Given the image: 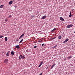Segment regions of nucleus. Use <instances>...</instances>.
<instances>
[{
  "label": "nucleus",
  "mask_w": 75,
  "mask_h": 75,
  "mask_svg": "<svg viewBox=\"0 0 75 75\" xmlns=\"http://www.w3.org/2000/svg\"><path fill=\"white\" fill-rule=\"evenodd\" d=\"M8 59H5L4 61V64H7L8 63Z\"/></svg>",
  "instance_id": "obj_1"
},
{
  "label": "nucleus",
  "mask_w": 75,
  "mask_h": 75,
  "mask_svg": "<svg viewBox=\"0 0 75 75\" xmlns=\"http://www.w3.org/2000/svg\"><path fill=\"white\" fill-rule=\"evenodd\" d=\"M20 56L21 57V58L23 59H25V57H24V55L23 54L22 55H20Z\"/></svg>",
  "instance_id": "obj_2"
},
{
  "label": "nucleus",
  "mask_w": 75,
  "mask_h": 75,
  "mask_svg": "<svg viewBox=\"0 0 75 75\" xmlns=\"http://www.w3.org/2000/svg\"><path fill=\"white\" fill-rule=\"evenodd\" d=\"M73 26V25L72 24L69 25L67 26V28H70L71 27H72Z\"/></svg>",
  "instance_id": "obj_3"
},
{
  "label": "nucleus",
  "mask_w": 75,
  "mask_h": 75,
  "mask_svg": "<svg viewBox=\"0 0 75 75\" xmlns=\"http://www.w3.org/2000/svg\"><path fill=\"white\" fill-rule=\"evenodd\" d=\"M46 17H47V16H43L41 18V19H42V20H44V19H45V18H46Z\"/></svg>",
  "instance_id": "obj_4"
},
{
  "label": "nucleus",
  "mask_w": 75,
  "mask_h": 75,
  "mask_svg": "<svg viewBox=\"0 0 75 75\" xmlns=\"http://www.w3.org/2000/svg\"><path fill=\"white\" fill-rule=\"evenodd\" d=\"M10 51H8L7 52V53H6V56H9V55H10L9 54H10Z\"/></svg>",
  "instance_id": "obj_5"
},
{
  "label": "nucleus",
  "mask_w": 75,
  "mask_h": 75,
  "mask_svg": "<svg viewBox=\"0 0 75 75\" xmlns=\"http://www.w3.org/2000/svg\"><path fill=\"white\" fill-rule=\"evenodd\" d=\"M24 35V34L23 33L22 35L19 38V39H20L21 38H22L23 36Z\"/></svg>",
  "instance_id": "obj_6"
},
{
  "label": "nucleus",
  "mask_w": 75,
  "mask_h": 75,
  "mask_svg": "<svg viewBox=\"0 0 75 75\" xmlns=\"http://www.w3.org/2000/svg\"><path fill=\"white\" fill-rule=\"evenodd\" d=\"M15 48L17 49H20V46L19 45H16L15 47Z\"/></svg>",
  "instance_id": "obj_7"
},
{
  "label": "nucleus",
  "mask_w": 75,
  "mask_h": 75,
  "mask_svg": "<svg viewBox=\"0 0 75 75\" xmlns=\"http://www.w3.org/2000/svg\"><path fill=\"white\" fill-rule=\"evenodd\" d=\"M68 40H69V39L68 38H67L64 41V42H68Z\"/></svg>",
  "instance_id": "obj_8"
},
{
  "label": "nucleus",
  "mask_w": 75,
  "mask_h": 75,
  "mask_svg": "<svg viewBox=\"0 0 75 75\" xmlns=\"http://www.w3.org/2000/svg\"><path fill=\"white\" fill-rule=\"evenodd\" d=\"M56 30L57 29L56 28H54L51 31V32H52V33L53 31H55V30Z\"/></svg>",
  "instance_id": "obj_9"
},
{
  "label": "nucleus",
  "mask_w": 75,
  "mask_h": 75,
  "mask_svg": "<svg viewBox=\"0 0 75 75\" xmlns=\"http://www.w3.org/2000/svg\"><path fill=\"white\" fill-rule=\"evenodd\" d=\"M26 52H31L30 49H28L27 50H26Z\"/></svg>",
  "instance_id": "obj_10"
},
{
  "label": "nucleus",
  "mask_w": 75,
  "mask_h": 75,
  "mask_svg": "<svg viewBox=\"0 0 75 75\" xmlns=\"http://www.w3.org/2000/svg\"><path fill=\"white\" fill-rule=\"evenodd\" d=\"M57 45H55L54 46L52 47V48H53V49H54V48H55L57 47Z\"/></svg>",
  "instance_id": "obj_11"
},
{
  "label": "nucleus",
  "mask_w": 75,
  "mask_h": 75,
  "mask_svg": "<svg viewBox=\"0 0 75 75\" xmlns=\"http://www.w3.org/2000/svg\"><path fill=\"white\" fill-rule=\"evenodd\" d=\"M11 54L12 55H14V51H12L11 52Z\"/></svg>",
  "instance_id": "obj_12"
},
{
  "label": "nucleus",
  "mask_w": 75,
  "mask_h": 75,
  "mask_svg": "<svg viewBox=\"0 0 75 75\" xmlns=\"http://www.w3.org/2000/svg\"><path fill=\"white\" fill-rule=\"evenodd\" d=\"M60 20L61 21H64V18H62V17H61L60 18Z\"/></svg>",
  "instance_id": "obj_13"
},
{
  "label": "nucleus",
  "mask_w": 75,
  "mask_h": 75,
  "mask_svg": "<svg viewBox=\"0 0 75 75\" xmlns=\"http://www.w3.org/2000/svg\"><path fill=\"white\" fill-rule=\"evenodd\" d=\"M71 56H69L68 57H67V58L68 59H71Z\"/></svg>",
  "instance_id": "obj_14"
},
{
  "label": "nucleus",
  "mask_w": 75,
  "mask_h": 75,
  "mask_svg": "<svg viewBox=\"0 0 75 75\" xmlns=\"http://www.w3.org/2000/svg\"><path fill=\"white\" fill-rule=\"evenodd\" d=\"M4 6V5H2L0 6V8H3V7Z\"/></svg>",
  "instance_id": "obj_15"
},
{
  "label": "nucleus",
  "mask_w": 75,
  "mask_h": 75,
  "mask_svg": "<svg viewBox=\"0 0 75 75\" xmlns=\"http://www.w3.org/2000/svg\"><path fill=\"white\" fill-rule=\"evenodd\" d=\"M12 3H13L12 1H10L9 2V4H10V5H11V4H12Z\"/></svg>",
  "instance_id": "obj_16"
},
{
  "label": "nucleus",
  "mask_w": 75,
  "mask_h": 75,
  "mask_svg": "<svg viewBox=\"0 0 75 75\" xmlns=\"http://www.w3.org/2000/svg\"><path fill=\"white\" fill-rule=\"evenodd\" d=\"M72 14H71V12L70 13V15L69 16V17H72Z\"/></svg>",
  "instance_id": "obj_17"
},
{
  "label": "nucleus",
  "mask_w": 75,
  "mask_h": 75,
  "mask_svg": "<svg viewBox=\"0 0 75 75\" xmlns=\"http://www.w3.org/2000/svg\"><path fill=\"white\" fill-rule=\"evenodd\" d=\"M5 40L6 41H7V37H6L5 38Z\"/></svg>",
  "instance_id": "obj_18"
},
{
  "label": "nucleus",
  "mask_w": 75,
  "mask_h": 75,
  "mask_svg": "<svg viewBox=\"0 0 75 75\" xmlns=\"http://www.w3.org/2000/svg\"><path fill=\"white\" fill-rule=\"evenodd\" d=\"M61 37H62L61 36V35L59 36L58 38V39H61Z\"/></svg>",
  "instance_id": "obj_19"
},
{
  "label": "nucleus",
  "mask_w": 75,
  "mask_h": 75,
  "mask_svg": "<svg viewBox=\"0 0 75 75\" xmlns=\"http://www.w3.org/2000/svg\"><path fill=\"white\" fill-rule=\"evenodd\" d=\"M43 62H44L43 61L41 62L40 63V64H41V65H42V64H43Z\"/></svg>",
  "instance_id": "obj_20"
},
{
  "label": "nucleus",
  "mask_w": 75,
  "mask_h": 75,
  "mask_svg": "<svg viewBox=\"0 0 75 75\" xmlns=\"http://www.w3.org/2000/svg\"><path fill=\"white\" fill-rule=\"evenodd\" d=\"M55 38H56V37H54L53 38H52L51 40H54L55 39Z\"/></svg>",
  "instance_id": "obj_21"
},
{
  "label": "nucleus",
  "mask_w": 75,
  "mask_h": 75,
  "mask_svg": "<svg viewBox=\"0 0 75 75\" xmlns=\"http://www.w3.org/2000/svg\"><path fill=\"white\" fill-rule=\"evenodd\" d=\"M23 41V39H22L19 42V43H21L22 41Z\"/></svg>",
  "instance_id": "obj_22"
},
{
  "label": "nucleus",
  "mask_w": 75,
  "mask_h": 75,
  "mask_svg": "<svg viewBox=\"0 0 75 75\" xmlns=\"http://www.w3.org/2000/svg\"><path fill=\"white\" fill-rule=\"evenodd\" d=\"M3 37L4 36L3 35H0V38H3Z\"/></svg>",
  "instance_id": "obj_23"
},
{
  "label": "nucleus",
  "mask_w": 75,
  "mask_h": 75,
  "mask_svg": "<svg viewBox=\"0 0 75 75\" xmlns=\"http://www.w3.org/2000/svg\"><path fill=\"white\" fill-rule=\"evenodd\" d=\"M41 41H42V40H39V41H38V42H41Z\"/></svg>",
  "instance_id": "obj_24"
},
{
  "label": "nucleus",
  "mask_w": 75,
  "mask_h": 75,
  "mask_svg": "<svg viewBox=\"0 0 75 75\" xmlns=\"http://www.w3.org/2000/svg\"><path fill=\"white\" fill-rule=\"evenodd\" d=\"M41 64H40V65L38 66V67H41Z\"/></svg>",
  "instance_id": "obj_25"
},
{
  "label": "nucleus",
  "mask_w": 75,
  "mask_h": 75,
  "mask_svg": "<svg viewBox=\"0 0 75 75\" xmlns=\"http://www.w3.org/2000/svg\"><path fill=\"white\" fill-rule=\"evenodd\" d=\"M55 65H56V64H53L52 65V66L53 67H54V66H55Z\"/></svg>",
  "instance_id": "obj_26"
},
{
  "label": "nucleus",
  "mask_w": 75,
  "mask_h": 75,
  "mask_svg": "<svg viewBox=\"0 0 75 75\" xmlns=\"http://www.w3.org/2000/svg\"><path fill=\"white\" fill-rule=\"evenodd\" d=\"M10 17H11V15L9 16V17H8V18H10Z\"/></svg>",
  "instance_id": "obj_27"
},
{
  "label": "nucleus",
  "mask_w": 75,
  "mask_h": 75,
  "mask_svg": "<svg viewBox=\"0 0 75 75\" xmlns=\"http://www.w3.org/2000/svg\"><path fill=\"white\" fill-rule=\"evenodd\" d=\"M34 48H37V46H35L34 47Z\"/></svg>",
  "instance_id": "obj_28"
},
{
  "label": "nucleus",
  "mask_w": 75,
  "mask_h": 75,
  "mask_svg": "<svg viewBox=\"0 0 75 75\" xmlns=\"http://www.w3.org/2000/svg\"><path fill=\"white\" fill-rule=\"evenodd\" d=\"M19 59L20 60L21 59V57L20 56H19Z\"/></svg>",
  "instance_id": "obj_29"
},
{
  "label": "nucleus",
  "mask_w": 75,
  "mask_h": 75,
  "mask_svg": "<svg viewBox=\"0 0 75 75\" xmlns=\"http://www.w3.org/2000/svg\"><path fill=\"white\" fill-rule=\"evenodd\" d=\"M34 17V16H31V17L32 18H33V17Z\"/></svg>",
  "instance_id": "obj_30"
},
{
  "label": "nucleus",
  "mask_w": 75,
  "mask_h": 75,
  "mask_svg": "<svg viewBox=\"0 0 75 75\" xmlns=\"http://www.w3.org/2000/svg\"><path fill=\"white\" fill-rule=\"evenodd\" d=\"M42 75V73H41L40 74H39V75Z\"/></svg>",
  "instance_id": "obj_31"
},
{
  "label": "nucleus",
  "mask_w": 75,
  "mask_h": 75,
  "mask_svg": "<svg viewBox=\"0 0 75 75\" xmlns=\"http://www.w3.org/2000/svg\"><path fill=\"white\" fill-rule=\"evenodd\" d=\"M42 46H44V44H42Z\"/></svg>",
  "instance_id": "obj_32"
},
{
  "label": "nucleus",
  "mask_w": 75,
  "mask_h": 75,
  "mask_svg": "<svg viewBox=\"0 0 75 75\" xmlns=\"http://www.w3.org/2000/svg\"><path fill=\"white\" fill-rule=\"evenodd\" d=\"M53 67H53L52 66L51 67V69H52L53 68Z\"/></svg>",
  "instance_id": "obj_33"
},
{
  "label": "nucleus",
  "mask_w": 75,
  "mask_h": 75,
  "mask_svg": "<svg viewBox=\"0 0 75 75\" xmlns=\"http://www.w3.org/2000/svg\"><path fill=\"white\" fill-rule=\"evenodd\" d=\"M53 67H53L52 66L51 67V69H52L53 68Z\"/></svg>",
  "instance_id": "obj_34"
},
{
  "label": "nucleus",
  "mask_w": 75,
  "mask_h": 75,
  "mask_svg": "<svg viewBox=\"0 0 75 75\" xmlns=\"http://www.w3.org/2000/svg\"><path fill=\"white\" fill-rule=\"evenodd\" d=\"M64 74H67V72H65Z\"/></svg>",
  "instance_id": "obj_35"
},
{
  "label": "nucleus",
  "mask_w": 75,
  "mask_h": 75,
  "mask_svg": "<svg viewBox=\"0 0 75 75\" xmlns=\"http://www.w3.org/2000/svg\"><path fill=\"white\" fill-rule=\"evenodd\" d=\"M18 40H19L18 39H17L16 40V41H18Z\"/></svg>",
  "instance_id": "obj_36"
},
{
  "label": "nucleus",
  "mask_w": 75,
  "mask_h": 75,
  "mask_svg": "<svg viewBox=\"0 0 75 75\" xmlns=\"http://www.w3.org/2000/svg\"><path fill=\"white\" fill-rule=\"evenodd\" d=\"M48 67H47L46 68L47 69H48Z\"/></svg>",
  "instance_id": "obj_37"
},
{
  "label": "nucleus",
  "mask_w": 75,
  "mask_h": 75,
  "mask_svg": "<svg viewBox=\"0 0 75 75\" xmlns=\"http://www.w3.org/2000/svg\"><path fill=\"white\" fill-rule=\"evenodd\" d=\"M74 33H75V31L74 32Z\"/></svg>",
  "instance_id": "obj_38"
},
{
  "label": "nucleus",
  "mask_w": 75,
  "mask_h": 75,
  "mask_svg": "<svg viewBox=\"0 0 75 75\" xmlns=\"http://www.w3.org/2000/svg\"><path fill=\"white\" fill-rule=\"evenodd\" d=\"M11 0V1H13V0Z\"/></svg>",
  "instance_id": "obj_39"
}]
</instances>
